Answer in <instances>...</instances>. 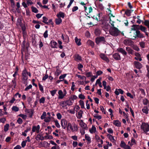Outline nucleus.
<instances>
[{"instance_id":"f257e3e1","label":"nucleus","mask_w":149,"mask_h":149,"mask_svg":"<svg viewBox=\"0 0 149 149\" xmlns=\"http://www.w3.org/2000/svg\"><path fill=\"white\" fill-rule=\"evenodd\" d=\"M113 23H110L112 26L110 28L109 32L110 34L112 36L116 37L120 35V31L118 28L114 26L113 24L114 22H112Z\"/></svg>"},{"instance_id":"f03ea898","label":"nucleus","mask_w":149,"mask_h":149,"mask_svg":"<svg viewBox=\"0 0 149 149\" xmlns=\"http://www.w3.org/2000/svg\"><path fill=\"white\" fill-rule=\"evenodd\" d=\"M134 36H131L130 38L133 40H135L136 38H143L145 37L143 34L141 33L139 30H136L134 33Z\"/></svg>"},{"instance_id":"7ed1b4c3","label":"nucleus","mask_w":149,"mask_h":149,"mask_svg":"<svg viewBox=\"0 0 149 149\" xmlns=\"http://www.w3.org/2000/svg\"><path fill=\"white\" fill-rule=\"evenodd\" d=\"M95 42L97 45H99L100 43H102L103 44H105L106 41L104 37L99 36L95 38Z\"/></svg>"},{"instance_id":"20e7f679","label":"nucleus","mask_w":149,"mask_h":149,"mask_svg":"<svg viewBox=\"0 0 149 149\" xmlns=\"http://www.w3.org/2000/svg\"><path fill=\"white\" fill-rule=\"evenodd\" d=\"M141 128L144 133L146 134L149 131V125L147 123H142L141 126Z\"/></svg>"},{"instance_id":"39448f33","label":"nucleus","mask_w":149,"mask_h":149,"mask_svg":"<svg viewBox=\"0 0 149 149\" xmlns=\"http://www.w3.org/2000/svg\"><path fill=\"white\" fill-rule=\"evenodd\" d=\"M141 22H142L143 24L146 26H147L148 28L149 31V20H145L144 22L141 20L140 19H139L136 21V22L139 24H140Z\"/></svg>"},{"instance_id":"423d86ee","label":"nucleus","mask_w":149,"mask_h":149,"mask_svg":"<svg viewBox=\"0 0 149 149\" xmlns=\"http://www.w3.org/2000/svg\"><path fill=\"white\" fill-rule=\"evenodd\" d=\"M134 66L136 68L140 69L142 68V65L138 61H135L134 62Z\"/></svg>"},{"instance_id":"0eeeda50","label":"nucleus","mask_w":149,"mask_h":149,"mask_svg":"<svg viewBox=\"0 0 149 149\" xmlns=\"http://www.w3.org/2000/svg\"><path fill=\"white\" fill-rule=\"evenodd\" d=\"M61 124L63 128L65 129L67 127L68 122L65 120L62 119L61 121Z\"/></svg>"},{"instance_id":"6e6552de","label":"nucleus","mask_w":149,"mask_h":149,"mask_svg":"<svg viewBox=\"0 0 149 149\" xmlns=\"http://www.w3.org/2000/svg\"><path fill=\"white\" fill-rule=\"evenodd\" d=\"M40 129V126L39 125H38L36 126L34 125H33L32 126V131L33 132H35L36 131L37 133H38L39 132Z\"/></svg>"},{"instance_id":"1a4fd4ad","label":"nucleus","mask_w":149,"mask_h":149,"mask_svg":"<svg viewBox=\"0 0 149 149\" xmlns=\"http://www.w3.org/2000/svg\"><path fill=\"white\" fill-rule=\"evenodd\" d=\"M112 57L116 61L120 60L121 59L120 55L118 53H114L113 54Z\"/></svg>"},{"instance_id":"9d476101","label":"nucleus","mask_w":149,"mask_h":149,"mask_svg":"<svg viewBox=\"0 0 149 149\" xmlns=\"http://www.w3.org/2000/svg\"><path fill=\"white\" fill-rule=\"evenodd\" d=\"M139 30H140L141 31L145 33L146 35L148 36V33L147 32V29L145 27L143 26L142 25H141L140 26L139 29Z\"/></svg>"},{"instance_id":"9b49d317","label":"nucleus","mask_w":149,"mask_h":149,"mask_svg":"<svg viewBox=\"0 0 149 149\" xmlns=\"http://www.w3.org/2000/svg\"><path fill=\"white\" fill-rule=\"evenodd\" d=\"M100 57L102 60L106 61L107 63H108L109 61V60L107 57L104 54L101 53L100 54Z\"/></svg>"},{"instance_id":"f8f14e48","label":"nucleus","mask_w":149,"mask_h":149,"mask_svg":"<svg viewBox=\"0 0 149 149\" xmlns=\"http://www.w3.org/2000/svg\"><path fill=\"white\" fill-rule=\"evenodd\" d=\"M140 25L133 24L132 26L131 30H134L136 31V30H139Z\"/></svg>"},{"instance_id":"ddd939ff","label":"nucleus","mask_w":149,"mask_h":149,"mask_svg":"<svg viewBox=\"0 0 149 149\" xmlns=\"http://www.w3.org/2000/svg\"><path fill=\"white\" fill-rule=\"evenodd\" d=\"M50 45L52 48H57V43L54 40H51L50 42Z\"/></svg>"},{"instance_id":"4468645a","label":"nucleus","mask_w":149,"mask_h":149,"mask_svg":"<svg viewBox=\"0 0 149 149\" xmlns=\"http://www.w3.org/2000/svg\"><path fill=\"white\" fill-rule=\"evenodd\" d=\"M117 50L118 52L121 53L124 56L127 55L126 52L122 48H119L117 49Z\"/></svg>"},{"instance_id":"2eb2a0df","label":"nucleus","mask_w":149,"mask_h":149,"mask_svg":"<svg viewBox=\"0 0 149 149\" xmlns=\"http://www.w3.org/2000/svg\"><path fill=\"white\" fill-rule=\"evenodd\" d=\"M65 14L63 12H60L58 13L56 15L57 17L58 18H64L65 17Z\"/></svg>"},{"instance_id":"dca6fc26","label":"nucleus","mask_w":149,"mask_h":149,"mask_svg":"<svg viewBox=\"0 0 149 149\" xmlns=\"http://www.w3.org/2000/svg\"><path fill=\"white\" fill-rule=\"evenodd\" d=\"M94 33L96 36H99L101 33V31L99 28H97L95 29Z\"/></svg>"},{"instance_id":"f3484780","label":"nucleus","mask_w":149,"mask_h":149,"mask_svg":"<svg viewBox=\"0 0 149 149\" xmlns=\"http://www.w3.org/2000/svg\"><path fill=\"white\" fill-rule=\"evenodd\" d=\"M58 93L59 95L58 98L59 99H62L65 96V95L63 94V91L61 90L59 91Z\"/></svg>"},{"instance_id":"a211bd4d","label":"nucleus","mask_w":149,"mask_h":149,"mask_svg":"<svg viewBox=\"0 0 149 149\" xmlns=\"http://www.w3.org/2000/svg\"><path fill=\"white\" fill-rule=\"evenodd\" d=\"M113 123L117 127H119L121 126V123L118 120H114Z\"/></svg>"},{"instance_id":"6ab92c4d","label":"nucleus","mask_w":149,"mask_h":149,"mask_svg":"<svg viewBox=\"0 0 149 149\" xmlns=\"http://www.w3.org/2000/svg\"><path fill=\"white\" fill-rule=\"evenodd\" d=\"M62 22V19L61 18H56L55 19V22L56 25H59Z\"/></svg>"},{"instance_id":"aec40b11","label":"nucleus","mask_w":149,"mask_h":149,"mask_svg":"<svg viewBox=\"0 0 149 149\" xmlns=\"http://www.w3.org/2000/svg\"><path fill=\"white\" fill-rule=\"evenodd\" d=\"M75 42L76 44L80 46L81 45V39H78L77 37H76L74 39Z\"/></svg>"},{"instance_id":"412c9836","label":"nucleus","mask_w":149,"mask_h":149,"mask_svg":"<svg viewBox=\"0 0 149 149\" xmlns=\"http://www.w3.org/2000/svg\"><path fill=\"white\" fill-rule=\"evenodd\" d=\"M133 42L130 40H125L124 42V44L126 45H130L132 44Z\"/></svg>"},{"instance_id":"4be33fe9","label":"nucleus","mask_w":149,"mask_h":149,"mask_svg":"<svg viewBox=\"0 0 149 149\" xmlns=\"http://www.w3.org/2000/svg\"><path fill=\"white\" fill-rule=\"evenodd\" d=\"M133 10L127 9L125 12V14L128 16H130L131 15V11H133Z\"/></svg>"},{"instance_id":"5701e85b","label":"nucleus","mask_w":149,"mask_h":149,"mask_svg":"<svg viewBox=\"0 0 149 149\" xmlns=\"http://www.w3.org/2000/svg\"><path fill=\"white\" fill-rule=\"evenodd\" d=\"M100 13H98V14L97 15V17H95V16H93V17H92L93 19H95V20L97 21L98 22L100 21Z\"/></svg>"},{"instance_id":"b1692460","label":"nucleus","mask_w":149,"mask_h":149,"mask_svg":"<svg viewBox=\"0 0 149 149\" xmlns=\"http://www.w3.org/2000/svg\"><path fill=\"white\" fill-rule=\"evenodd\" d=\"M74 60L75 61H81L82 59L81 56L79 54H77L75 57Z\"/></svg>"},{"instance_id":"393cba45","label":"nucleus","mask_w":149,"mask_h":149,"mask_svg":"<svg viewBox=\"0 0 149 149\" xmlns=\"http://www.w3.org/2000/svg\"><path fill=\"white\" fill-rule=\"evenodd\" d=\"M87 43L88 45L91 46L93 48L94 47V43L93 41L90 40H88V41Z\"/></svg>"},{"instance_id":"a878e982","label":"nucleus","mask_w":149,"mask_h":149,"mask_svg":"<svg viewBox=\"0 0 149 149\" xmlns=\"http://www.w3.org/2000/svg\"><path fill=\"white\" fill-rule=\"evenodd\" d=\"M96 131V128L94 125H93L91 128V129L89 130L90 132L92 134L93 133H95Z\"/></svg>"},{"instance_id":"bb28decb","label":"nucleus","mask_w":149,"mask_h":149,"mask_svg":"<svg viewBox=\"0 0 149 149\" xmlns=\"http://www.w3.org/2000/svg\"><path fill=\"white\" fill-rule=\"evenodd\" d=\"M126 50L129 54H132L134 52L133 50L129 47H126Z\"/></svg>"},{"instance_id":"cd10ccee","label":"nucleus","mask_w":149,"mask_h":149,"mask_svg":"<svg viewBox=\"0 0 149 149\" xmlns=\"http://www.w3.org/2000/svg\"><path fill=\"white\" fill-rule=\"evenodd\" d=\"M69 127L70 129L73 132H74V129L72 127V125L71 124V123H68V125H67V130H68L69 129Z\"/></svg>"},{"instance_id":"c85d7f7f","label":"nucleus","mask_w":149,"mask_h":149,"mask_svg":"<svg viewBox=\"0 0 149 149\" xmlns=\"http://www.w3.org/2000/svg\"><path fill=\"white\" fill-rule=\"evenodd\" d=\"M142 111L143 113H145L146 114H147L148 113V109L147 107H144L142 109Z\"/></svg>"},{"instance_id":"c756f323","label":"nucleus","mask_w":149,"mask_h":149,"mask_svg":"<svg viewBox=\"0 0 149 149\" xmlns=\"http://www.w3.org/2000/svg\"><path fill=\"white\" fill-rule=\"evenodd\" d=\"M79 125L82 128H84V127L87 125H86L83 122L82 120H81V121L79 123Z\"/></svg>"},{"instance_id":"7c9ffc66","label":"nucleus","mask_w":149,"mask_h":149,"mask_svg":"<svg viewBox=\"0 0 149 149\" xmlns=\"http://www.w3.org/2000/svg\"><path fill=\"white\" fill-rule=\"evenodd\" d=\"M31 9L32 10V11L33 13H37L38 12V10L36 8L32 6L31 7Z\"/></svg>"},{"instance_id":"2f4dec72","label":"nucleus","mask_w":149,"mask_h":149,"mask_svg":"<svg viewBox=\"0 0 149 149\" xmlns=\"http://www.w3.org/2000/svg\"><path fill=\"white\" fill-rule=\"evenodd\" d=\"M42 19L43 20L42 21V22L43 23H45V24H48L47 21L48 20V19L47 17L44 16L43 17Z\"/></svg>"},{"instance_id":"473e14b6","label":"nucleus","mask_w":149,"mask_h":149,"mask_svg":"<svg viewBox=\"0 0 149 149\" xmlns=\"http://www.w3.org/2000/svg\"><path fill=\"white\" fill-rule=\"evenodd\" d=\"M27 79L28 76L23 77L22 80H23V83L24 84H26V86L27 84L26 81Z\"/></svg>"},{"instance_id":"72a5a7b5","label":"nucleus","mask_w":149,"mask_h":149,"mask_svg":"<svg viewBox=\"0 0 149 149\" xmlns=\"http://www.w3.org/2000/svg\"><path fill=\"white\" fill-rule=\"evenodd\" d=\"M66 103L67 106H70L72 104L73 102H72V101L69 99L68 100H66Z\"/></svg>"},{"instance_id":"f704fd0d","label":"nucleus","mask_w":149,"mask_h":149,"mask_svg":"<svg viewBox=\"0 0 149 149\" xmlns=\"http://www.w3.org/2000/svg\"><path fill=\"white\" fill-rule=\"evenodd\" d=\"M29 112L28 113L29 114V117L30 118H31L32 117L33 114L34 113V111L33 109H31L29 111Z\"/></svg>"},{"instance_id":"c9c22d12","label":"nucleus","mask_w":149,"mask_h":149,"mask_svg":"<svg viewBox=\"0 0 149 149\" xmlns=\"http://www.w3.org/2000/svg\"><path fill=\"white\" fill-rule=\"evenodd\" d=\"M101 79V78H100L98 79L96 81V83L98 84H98L99 87L101 88L102 87V83L100 81Z\"/></svg>"},{"instance_id":"e433bc0d","label":"nucleus","mask_w":149,"mask_h":149,"mask_svg":"<svg viewBox=\"0 0 149 149\" xmlns=\"http://www.w3.org/2000/svg\"><path fill=\"white\" fill-rule=\"evenodd\" d=\"M85 138L86 140L88 141L89 143H91V139L89 136L87 135L86 134L85 135Z\"/></svg>"},{"instance_id":"4c0bfd02","label":"nucleus","mask_w":149,"mask_h":149,"mask_svg":"<svg viewBox=\"0 0 149 149\" xmlns=\"http://www.w3.org/2000/svg\"><path fill=\"white\" fill-rule=\"evenodd\" d=\"M135 55L136 57H134V59L136 60H137V59L141 56V54L138 52L135 53Z\"/></svg>"},{"instance_id":"58836bf2","label":"nucleus","mask_w":149,"mask_h":149,"mask_svg":"<svg viewBox=\"0 0 149 149\" xmlns=\"http://www.w3.org/2000/svg\"><path fill=\"white\" fill-rule=\"evenodd\" d=\"M9 124H6L4 126V130L5 132H7L9 129Z\"/></svg>"},{"instance_id":"ea45409f","label":"nucleus","mask_w":149,"mask_h":149,"mask_svg":"<svg viewBox=\"0 0 149 149\" xmlns=\"http://www.w3.org/2000/svg\"><path fill=\"white\" fill-rule=\"evenodd\" d=\"M83 111L80 110L78 112V116L77 117V118H80L82 116V114L83 113Z\"/></svg>"},{"instance_id":"a19ab883","label":"nucleus","mask_w":149,"mask_h":149,"mask_svg":"<svg viewBox=\"0 0 149 149\" xmlns=\"http://www.w3.org/2000/svg\"><path fill=\"white\" fill-rule=\"evenodd\" d=\"M107 136L108 137L109 139L111 141H112V140H113L115 141V140L114 138V137L113 136H112L111 135L108 134Z\"/></svg>"},{"instance_id":"79ce46f5","label":"nucleus","mask_w":149,"mask_h":149,"mask_svg":"<svg viewBox=\"0 0 149 149\" xmlns=\"http://www.w3.org/2000/svg\"><path fill=\"white\" fill-rule=\"evenodd\" d=\"M12 111H15V112H17L19 111V108L17 107L16 106H13L12 108Z\"/></svg>"},{"instance_id":"37998d69","label":"nucleus","mask_w":149,"mask_h":149,"mask_svg":"<svg viewBox=\"0 0 149 149\" xmlns=\"http://www.w3.org/2000/svg\"><path fill=\"white\" fill-rule=\"evenodd\" d=\"M31 42L32 45L34 46H36V42L35 39L33 38H32L31 39Z\"/></svg>"},{"instance_id":"c03bdc74","label":"nucleus","mask_w":149,"mask_h":149,"mask_svg":"<svg viewBox=\"0 0 149 149\" xmlns=\"http://www.w3.org/2000/svg\"><path fill=\"white\" fill-rule=\"evenodd\" d=\"M126 144L123 141H121V143L120 144V146L121 148H124L125 146H126Z\"/></svg>"},{"instance_id":"a18cd8bd","label":"nucleus","mask_w":149,"mask_h":149,"mask_svg":"<svg viewBox=\"0 0 149 149\" xmlns=\"http://www.w3.org/2000/svg\"><path fill=\"white\" fill-rule=\"evenodd\" d=\"M38 86L40 90L43 93H44L43 86L40 83H39Z\"/></svg>"},{"instance_id":"49530a36","label":"nucleus","mask_w":149,"mask_h":149,"mask_svg":"<svg viewBox=\"0 0 149 149\" xmlns=\"http://www.w3.org/2000/svg\"><path fill=\"white\" fill-rule=\"evenodd\" d=\"M79 103L80 105L81 106V108H84V101L81 100H80L79 101Z\"/></svg>"},{"instance_id":"de8ad7c7","label":"nucleus","mask_w":149,"mask_h":149,"mask_svg":"<svg viewBox=\"0 0 149 149\" xmlns=\"http://www.w3.org/2000/svg\"><path fill=\"white\" fill-rule=\"evenodd\" d=\"M45 101V98L44 97H42L39 100L40 103L44 104Z\"/></svg>"},{"instance_id":"09e8293b","label":"nucleus","mask_w":149,"mask_h":149,"mask_svg":"<svg viewBox=\"0 0 149 149\" xmlns=\"http://www.w3.org/2000/svg\"><path fill=\"white\" fill-rule=\"evenodd\" d=\"M64 41L66 43H68L69 42V38L67 35H65V38Z\"/></svg>"},{"instance_id":"8fccbe9b","label":"nucleus","mask_w":149,"mask_h":149,"mask_svg":"<svg viewBox=\"0 0 149 149\" xmlns=\"http://www.w3.org/2000/svg\"><path fill=\"white\" fill-rule=\"evenodd\" d=\"M57 91V90L56 89L50 91V93L51 95L52 96H54L56 93Z\"/></svg>"},{"instance_id":"3c124183","label":"nucleus","mask_w":149,"mask_h":149,"mask_svg":"<svg viewBox=\"0 0 149 149\" xmlns=\"http://www.w3.org/2000/svg\"><path fill=\"white\" fill-rule=\"evenodd\" d=\"M18 116L21 117L23 119L26 120L27 118V116L26 115H24L22 114H20L18 115Z\"/></svg>"},{"instance_id":"603ef678","label":"nucleus","mask_w":149,"mask_h":149,"mask_svg":"<svg viewBox=\"0 0 149 149\" xmlns=\"http://www.w3.org/2000/svg\"><path fill=\"white\" fill-rule=\"evenodd\" d=\"M28 74V72L26 70H24L22 72V76H27V75Z\"/></svg>"},{"instance_id":"864d4df0","label":"nucleus","mask_w":149,"mask_h":149,"mask_svg":"<svg viewBox=\"0 0 149 149\" xmlns=\"http://www.w3.org/2000/svg\"><path fill=\"white\" fill-rule=\"evenodd\" d=\"M139 45L140 47L142 48H144L145 47V43L143 42L142 41L139 43Z\"/></svg>"},{"instance_id":"5fc2aeb1","label":"nucleus","mask_w":149,"mask_h":149,"mask_svg":"<svg viewBox=\"0 0 149 149\" xmlns=\"http://www.w3.org/2000/svg\"><path fill=\"white\" fill-rule=\"evenodd\" d=\"M54 122L55 123V125L58 128H60V125L59 124L58 121L57 120H54Z\"/></svg>"},{"instance_id":"6e6d98bb","label":"nucleus","mask_w":149,"mask_h":149,"mask_svg":"<svg viewBox=\"0 0 149 149\" xmlns=\"http://www.w3.org/2000/svg\"><path fill=\"white\" fill-rule=\"evenodd\" d=\"M60 105H62L63 107H64L67 106L66 103V101L61 102L60 103Z\"/></svg>"},{"instance_id":"4d7b16f0","label":"nucleus","mask_w":149,"mask_h":149,"mask_svg":"<svg viewBox=\"0 0 149 149\" xmlns=\"http://www.w3.org/2000/svg\"><path fill=\"white\" fill-rule=\"evenodd\" d=\"M46 116V112L45 111L43 112L42 115L41 116V118L43 120L45 118V116Z\"/></svg>"},{"instance_id":"13d9d810","label":"nucleus","mask_w":149,"mask_h":149,"mask_svg":"<svg viewBox=\"0 0 149 149\" xmlns=\"http://www.w3.org/2000/svg\"><path fill=\"white\" fill-rule=\"evenodd\" d=\"M83 67V65L81 63H79L78 65L77 68L79 70H81V68H82Z\"/></svg>"},{"instance_id":"bf43d9fd","label":"nucleus","mask_w":149,"mask_h":149,"mask_svg":"<svg viewBox=\"0 0 149 149\" xmlns=\"http://www.w3.org/2000/svg\"><path fill=\"white\" fill-rule=\"evenodd\" d=\"M143 104L145 105H146L147 104L148 102V100L147 99L145 98L143 99Z\"/></svg>"},{"instance_id":"052dcab7","label":"nucleus","mask_w":149,"mask_h":149,"mask_svg":"<svg viewBox=\"0 0 149 149\" xmlns=\"http://www.w3.org/2000/svg\"><path fill=\"white\" fill-rule=\"evenodd\" d=\"M86 75L87 77H89L93 76L92 75V73L91 72H88L86 73Z\"/></svg>"},{"instance_id":"680f3d73","label":"nucleus","mask_w":149,"mask_h":149,"mask_svg":"<svg viewBox=\"0 0 149 149\" xmlns=\"http://www.w3.org/2000/svg\"><path fill=\"white\" fill-rule=\"evenodd\" d=\"M4 24L1 21H0V30H2L4 28Z\"/></svg>"},{"instance_id":"e2e57ef3","label":"nucleus","mask_w":149,"mask_h":149,"mask_svg":"<svg viewBox=\"0 0 149 149\" xmlns=\"http://www.w3.org/2000/svg\"><path fill=\"white\" fill-rule=\"evenodd\" d=\"M43 36L44 38H46L48 36V31L46 30L43 34Z\"/></svg>"},{"instance_id":"0e129e2a","label":"nucleus","mask_w":149,"mask_h":149,"mask_svg":"<svg viewBox=\"0 0 149 149\" xmlns=\"http://www.w3.org/2000/svg\"><path fill=\"white\" fill-rule=\"evenodd\" d=\"M27 142V140L24 141H22L21 143V146L22 147L24 148L26 145V143Z\"/></svg>"},{"instance_id":"69168bd1","label":"nucleus","mask_w":149,"mask_h":149,"mask_svg":"<svg viewBox=\"0 0 149 149\" xmlns=\"http://www.w3.org/2000/svg\"><path fill=\"white\" fill-rule=\"evenodd\" d=\"M98 8L101 10H102L104 9V7L102 3H99L98 4Z\"/></svg>"},{"instance_id":"338daca9","label":"nucleus","mask_w":149,"mask_h":149,"mask_svg":"<svg viewBox=\"0 0 149 149\" xmlns=\"http://www.w3.org/2000/svg\"><path fill=\"white\" fill-rule=\"evenodd\" d=\"M61 73L60 70L58 69H57L55 72V75L57 76H58Z\"/></svg>"},{"instance_id":"774afa93","label":"nucleus","mask_w":149,"mask_h":149,"mask_svg":"<svg viewBox=\"0 0 149 149\" xmlns=\"http://www.w3.org/2000/svg\"><path fill=\"white\" fill-rule=\"evenodd\" d=\"M146 67L147 68V70L148 71V72L146 76L147 77L149 78V65H146Z\"/></svg>"}]
</instances>
